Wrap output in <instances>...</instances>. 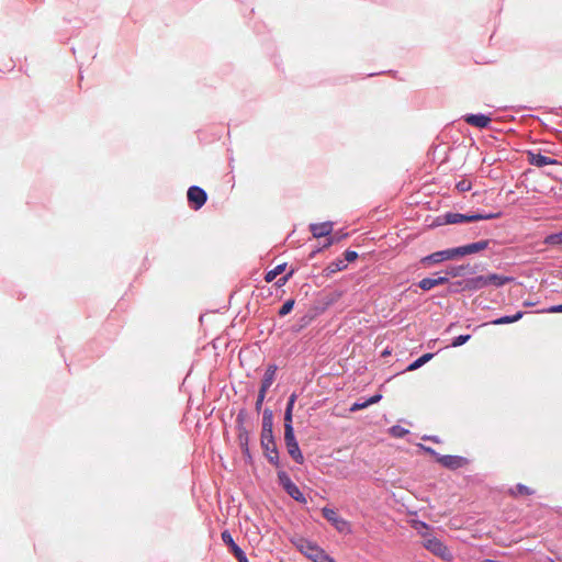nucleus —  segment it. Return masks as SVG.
<instances>
[{"instance_id":"35","label":"nucleus","mask_w":562,"mask_h":562,"mask_svg":"<svg viewBox=\"0 0 562 562\" xmlns=\"http://www.w3.org/2000/svg\"><path fill=\"white\" fill-rule=\"evenodd\" d=\"M295 400H296V395L295 394H292L289 397V401H288V404H286V408H285L286 412H293Z\"/></svg>"},{"instance_id":"8","label":"nucleus","mask_w":562,"mask_h":562,"mask_svg":"<svg viewBox=\"0 0 562 562\" xmlns=\"http://www.w3.org/2000/svg\"><path fill=\"white\" fill-rule=\"evenodd\" d=\"M456 257H457V254L454 251V248H451V249L436 251V252H432V254L424 257L422 259V263L424 266L429 267V266L440 263L446 260L454 259Z\"/></svg>"},{"instance_id":"33","label":"nucleus","mask_w":562,"mask_h":562,"mask_svg":"<svg viewBox=\"0 0 562 562\" xmlns=\"http://www.w3.org/2000/svg\"><path fill=\"white\" fill-rule=\"evenodd\" d=\"M417 446H418V448H420L422 450H424L426 453H428V454H430L431 457H434L436 460H437V457H440V456L436 452V450H434V449H432V448H430V447L424 446V445H422V443H418Z\"/></svg>"},{"instance_id":"27","label":"nucleus","mask_w":562,"mask_h":562,"mask_svg":"<svg viewBox=\"0 0 562 562\" xmlns=\"http://www.w3.org/2000/svg\"><path fill=\"white\" fill-rule=\"evenodd\" d=\"M471 338L470 335H460L458 337H456L452 342H451V346L452 347H459V346H462L463 344H465L469 339Z\"/></svg>"},{"instance_id":"14","label":"nucleus","mask_w":562,"mask_h":562,"mask_svg":"<svg viewBox=\"0 0 562 562\" xmlns=\"http://www.w3.org/2000/svg\"><path fill=\"white\" fill-rule=\"evenodd\" d=\"M310 231L315 238L326 237L333 232V223L324 222L317 224H311Z\"/></svg>"},{"instance_id":"10","label":"nucleus","mask_w":562,"mask_h":562,"mask_svg":"<svg viewBox=\"0 0 562 562\" xmlns=\"http://www.w3.org/2000/svg\"><path fill=\"white\" fill-rule=\"evenodd\" d=\"M437 462L450 470L460 469L468 463L465 458L459 456H440L437 457Z\"/></svg>"},{"instance_id":"2","label":"nucleus","mask_w":562,"mask_h":562,"mask_svg":"<svg viewBox=\"0 0 562 562\" xmlns=\"http://www.w3.org/2000/svg\"><path fill=\"white\" fill-rule=\"evenodd\" d=\"M422 544L426 550L443 561L450 562L453 558L448 547L437 537L425 535Z\"/></svg>"},{"instance_id":"37","label":"nucleus","mask_w":562,"mask_h":562,"mask_svg":"<svg viewBox=\"0 0 562 562\" xmlns=\"http://www.w3.org/2000/svg\"><path fill=\"white\" fill-rule=\"evenodd\" d=\"M293 274V271H290L286 276L280 278L278 281H277V285L278 286H282L286 283V281L290 279V277Z\"/></svg>"},{"instance_id":"21","label":"nucleus","mask_w":562,"mask_h":562,"mask_svg":"<svg viewBox=\"0 0 562 562\" xmlns=\"http://www.w3.org/2000/svg\"><path fill=\"white\" fill-rule=\"evenodd\" d=\"M434 357L432 353H425L423 355L422 357H419L417 360H415L414 362H412L408 367H407V370L408 371H414L418 368H420L422 366H424L426 362H428L431 358Z\"/></svg>"},{"instance_id":"20","label":"nucleus","mask_w":562,"mask_h":562,"mask_svg":"<svg viewBox=\"0 0 562 562\" xmlns=\"http://www.w3.org/2000/svg\"><path fill=\"white\" fill-rule=\"evenodd\" d=\"M285 263H281L278 265L272 270L268 271L265 276V281L268 283L272 282L277 278V276L281 274L285 270Z\"/></svg>"},{"instance_id":"43","label":"nucleus","mask_w":562,"mask_h":562,"mask_svg":"<svg viewBox=\"0 0 562 562\" xmlns=\"http://www.w3.org/2000/svg\"><path fill=\"white\" fill-rule=\"evenodd\" d=\"M452 328H453V325H450V326L448 327V331H450Z\"/></svg>"},{"instance_id":"23","label":"nucleus","mask_w":562,"mask_h":562,"mask_svg":"<svg viewBox=\"0 0 562 562\" xmlns=\"http://www.w3.org/2000/svg\"><path fill=\"white\" fill-rule=\"evenodd\" d=\"M546 245H549V246H559V245H562V232L560 233H557V234H551V235H548L546 238H544V241H543Z\"/></svg>"},{"instance_id":"36","label":"nucleus","mask_w":562,"mask_h":562,"mask_svg":"<svg viewBox=\"0 0 562 562\" xmlns=\"http://www.w3.org/2000/svg\"><path fill=\"white\" fill-rule=\"evenodd\" d=\"M295 400H296V395L295 394H292L289 397V401H288V404H286V408H285L286 412H293Z\"/></svg>"},{"instance_id":"32","label":"nucleus","mask_w":562,"mask_h":562,"mask_svg":"<svg viewBox=\"0 0 562 562\" xmlns=\"http://www.w3.org/2000/svg\"><path fill=\"white\" fill-rule=\"evenodd\" d=\"M456 188L460 191V192H465V191H469L471 189V184L469 181L467 180H462V181H459L456 186Z\"/></svg>"},{"instance_id":"39","label":"nucleus","mask_w":562,"mask_h":562,"mask_svg":"<svg viewBox=\"0 0 562 562\" xmlns=\"http://www.w3.org/2000/svg\"><path fill=\"white\" fill-rule=\"evenodd\" d=\"M550 313H562V304L554 305L549 308Z\"/></svg>"},{"instance_id":"15","label":"nucleus","mask_w":562,"mask_h":562,"mask_svg":"<svg viewBox=\"0 0 562 562\" xmlns=\"http://www.w3.org/2000/svg\"><path fill=\"white\" fill-rule=\"evenodd\" d=\"M527 157H528V161L536 166V167H544V166H548V165H554L557 164V160L548 157V156H544L540 153H531L529 151L527 154Z\"/></svg>"},{"instance_id":"16","label":"nucleus","mask_w":562,"mask_h":562,"mask_svg":"<svg viewBox=\"0 0 562 562\" xmlns=\"http://www.w3.org/2000/svg\"><path fill=\"white\" fill-rule=\"evenodd\" d=\"M465 122L473 126L486 127L490 124L491 119L483 114H471L465 116Z\"/></svg>"},{"instance_id":"25","label":"nucleus","mask_w":562,"mask_h":562,"mask_svg":"<svg viewBox=\"0 0 562 562\" xmlns=\"http://www.w3.org/2000/svg\"><path fill=\"white\" fill-rule=\"evenodd\" d=\"M238 439H239V442H240V446L244 450V453L248 454L249 453V449H248V439H249V436H248V432L244 429L239 432L238 435Z\"/></svg>"},{"instance_id":"31","label":"nucleus","mask_w":562,"mask_h":562,"mask_svg":"<svg viewBox=\"0 0 562 562\" xmlns=\"http://www.w3.org/2000/svg\"><path fill=\"white\" fill-rule=\"evenodd\" d=\"M516 491H517L518 494H521V495H531V494H533V491L530 487H528L526 485H522V484H518L516 486Z\"/></svg>"},{"instance_id":"11","label":"nucleus","mask_w":562,"mask_h":562,"mask_svg":"<svg viewBox=\"0 0 562 562\" xmlns=\"http://www.w3.org/2000/svg\"><path fill=\"white\" fill-rule=\"evenodd\" d=\"M222 540L226 543L238 562H248L245 552L235 543L229 531L222 532Z\"/></svg>"},{"instance_id":"3","label":"nucleus","mask_w":562,"mask_h":562,"mask_svg":"<svg viewBox=\"0 0 562 562\" xmlns=\"http://www.w3.org/2000/svg\"><path fill=\"white\" fill-rule=\"evenodd\" d=\"M323 517L327 519L335 529L340 533H350L351 532V525L348 520L340 517L335 509L324 507L322 509Z\"/></svg>"},{"instance_id":"17","label":"nucleus","mask_w":562,"mask_h":562,"mask_svg":"<svg viewBox=\"0 0 562 562\" xmlns=\"http://www.w3.org/2000/svg\"><path fill=\"white\" fill-rule=\"evenodd\" d=\"M277 367L269 366L265 372L263 379L261 381L260 390L267 392L269 387L272 385L276 378Z\"/></svg>"},{"instance_id":"34","label":"nucleus","mask_w":562,"mask_h":562,"mask_svg":"<svg viewBox=\"0 0 562 562\" xmlns=\"http://www.w3.org/2000/svg\"><path fill=\"white\" fill-rule=\"evenodd\" d=\"M357 258H358V254H357L356 251L347 250V251L345 252V259H346L348 262H352V261H355Z\"/></svg>"},{"instance_id":"9","label":"nucleus","mask_w":562,"mask_h":562,"mask_svg":"<svg viewBox=\"0 0 562 562\" xmlns=\"http://www.w3.org/2000/svg\"><path fill=\"white\" fill-rule=\"evenodd\" d=\"M188 201L192 204L194 210L201 209L207 199L206 192L196 186L190 187L187 193Z\"/></svg>"},{"instance_id":"40","label":"nucleus","mask_w":562,"mask_h":562,"mask_svg":"<svg viewBox=\"0 0 562 562\" xmlns=\"http://www.w3.org/2000/svg\"><path fill=\"white\" fill-rule=\"evenodd\" d=\"M450 274L452 277H457L459 274V269H451V271L447 272V276Z\"/></svg>"},{"instance_id":"18","label":"nucleus","mask_w":562,"mask_h":562,"mask_svg":"<svg viewBox=\"0 0 562 562\" xmlns=\"http://www.w3.org/2000/svg\"><path fill=\"white\" fill-rule=\"evenodd\" d=\"M273 415L270 409L263 411L261 434H273Z\"/></svg>"},{"instance_id":"42","label":"nucleus","mask_w":562,"mask_h":562,"mask_svg":"<svg viewBox=\"0 0 562 562\" xmlns=\"http://www.w3.org/2000/svg\"><path fill=\"white\" fill-rule=\"evenodd\" d=\"M333 243H334V239H330V240H328V243H327V245H326V246H329V245H331Z\"/></svg>"},{"instance_id":"24","label":"nucleus","mask_w":562,"mask_h":562,"mask_svg":"<svg viewBox=\"0 0 562 562\" xmlns=\"http://www.w3.org/2000/svg\"><path fill=\"white\" fill-rule=\"evenodd\" d=\"M408 429L400 426V425H394L392 426L390 429H389V434L394 437V438H403L404 436H406L408 434Z\"/></svg>"},{"instance_id":"29","label":"nucleus","mask_w":562,"mask_h":562,"mask_svg":"<svg viewBox=\"0 0 562 562\" xmlns=\"http://www.w3.org/2000/svg\"><path fill=\"white\" fill-rule=\"evenodd\" d=\"M514 279L513 278H509V277H501V276H496L494 274V286H499V285H503L507 282H513Z\"/></svg>"},{"instance_id":"4","label":"nucleus","mask_w":562,"mask_h":562,"mask_svg":"<svg viewBox=\"0 0 562 562\" xmlns=\"http://www.w3.org/2000/svg\"><path fill=\"white\" fill-rule=\"evenodd\" d=\"M278 480L280 485L285 490V492L296 502L306 503V498L304 497L303 493L300 491V488L292 482L290 476L284 472L280 471L278 473Z\"/></svg>"},{"instance_id":"30","label":"nucleus","mask_w":562,"mask_h":562,"mask_svg":"<svg viewBox=\"0 0 562 562\" xmlns=\"http://www.w3.org/2000/svg\"><path fill=\"white\" fill-rule=\"evenodd\" d=\"M266 394H267V392L259 390L258 397H257L256 405H255L257 412H260V409L262 407V403L266 397Z\"/></svg>"},{"instance_id":"5","label":"nucleus","mask_w":562,"mask_h":562,"mask_svg":"<svg viewBox=\"0 0 562 562\" xmlns=\"http://www.w3.org/2000/svg\"><path fill=\"white\" fill-rule=\"evenodd\" d=\"M492 215H481V214H471V215H464L460 213H446L438 220L440 221V224H460L465 222H473L477 220H488Z\"/></svg>"},{"instance_id":"41","label":"nucleus","mask_w":562,"mask_h":562,"mask_svg":"<svg viewBox=\"0 0 562 562\" xmlns=\"http://www.w3.org/2000/svg\"><path fill=\"white\" fill-rule=\"evenodd\" d=\"M237 420H238V422H243L241 413H240V414H238V416H237Z\"/></svg>"},{"instance_id":"28","label":"nucleus","mask_w":562,"mask_h":562,"mask_svg":"<svg viewBox=\"0 0 562 562\" xmlns=\"http://www.w3.org/2000/svg\"><path fill=\"white\" fill-rule=\"evenodd\" d=\"M288 429H290V431H294L293 426H292V412L285 411V413H284V431H288Z\"/></svg>"},{"instance_id":"12","label":"nucleus","mask_w":562,"mask_h":562,"mask_svg":"<svg viewBox=\"0 0 562 562\" xmlns=\"http://www.w3.org/2000/svg\"><path fill=\"white\" fill-rule=\"evenodd\" d=\"M447 276H440V273H435L432 277L424 278L419 281L418 286L424 291H429L437 285H441L448 282Z\"/></svg>"},{"instance_id":"6","label":"nucleus","mask_w":562,"mask_h":562,"mask_svg":"<svg viewBox=\"0 0 562 562\" xmlns=\"http://www.w3.org/2000/svg\"><path fill=\"white\" fill-rule=\"evenodd\" d=\"M261 447L265 451V456L274 465H279V452L274 441L273 434H261Z\"/></svg>"},{"instance_id":"1","label":"nucleus","mask_w":562,"mask_h":562,"mask_svg":"<svg viewBox=\"0 0 562 562\" xmlns=\"http://www.w3.org/2000/svg\"><path fill=\"white\" fill-rule=\"evenodd\" d=\"M292 542L303 554L314 562H335L322 548L304 538H296Z\"/></svg>"},{"instance_id":"7","label":"nucleus","mask_w":562,"mask_h":562,"mask_svg":"<svg viewBox=\"0 0 562 562\" xmlns=\"http://www.w3.org/2000/svg\"><path fill=\"white\" fill-rule=\"evenodd\" d=\"M284 442L288 450V453L291 458L299 464L304 462V457L300 450L299 443L295 439L294 431H284Z\"/></svg>"},{"instance_id":"22","label":"nucleus","mask_w":562,"mask_h":562,"mask_svg":"<svg viewBox=\"0 0 562 562\" xmlns=\"http://www.w3.org/2000/svg\"><path fill=\"white\" fill-rule=\"evenodd\" d=\"M522 315H524L522 312H517L513 316H505V317L496 318V319H494V325H503V324L514 323V322L520 319L522 317Z\"/></svg>"},{"instance_id":"44","label":"nucleus","mask_w":562,"mask_h":562,"mask_svg":"<svg viewBox=\"0 0 562 562\" xmlns=\"http://www.w3.org/2000/svg\"><path fill=\"white\" fill-rule=\"evenodd\" d=\"M485 562H492L491 560H486Z\"/></svg>"},{"instance_id":"26","label":"nucleus","mask_w":562,"mask_h":562,"mask_svg":"<svg viewBox=\"0 0 562 562\" xmlns=\"http://www.w3.org/2000/svg\"><path fill=\"white\" fill-rule=\"evenodd\" d=\"M293 306H294V301L288 300L286 302L283 303L281 308L279 310V315L285 316L286 314H289L292 311Z\"/></svg>"},{"instance_id":"13","label":"nucleus","mask_w":562,"mask_h":562,"mask_svg":"<svg viewBox=\"0 0 562 562\" xmlns=\"http://www.w3.org/2000/svg\"><path fill=\"white\" fill-rule=\"evenodd\" d=\"M487 246H488V241L482 240V241L472 243V244H469V245H465L462 247H457V248H454V251L457 254V257H459V256H465V255L481 251V250L485 249Z\"/></svg>"},{"instance_id":"38","label":"nucleus","mask_w":562,"mask_h":562,"mask_svg":"<svg viewBox=\"0 0 562 562\" xmlns=\"http://www.w3.org/2000/svg\"><path fill=\"white\" fill-rule=\"evenodd\" d=\"M344 268H346V265L344 263V261H339V262L335 263V267H333L330 269V271L335 272V271H338V270H342Z\"/></svg>"},{"instance_id":"19","label":"nucleus","mask_w":562,"mask_h":562,"mask_svg":"<svg viewBox=\"0 0 562 562\" xmlns=\"http://www.w3.org/2000/svg\"><path fill=\"white\" fill-rule=\"evenodd\" d=\"M381 397L382 396L380 394H376V395L371 396L369 400H367L364 402L353 403L352 406L350 407V412H357V411L367 408L369 405L378 403L381 400Z\"/></svg>"}]
</instances>
